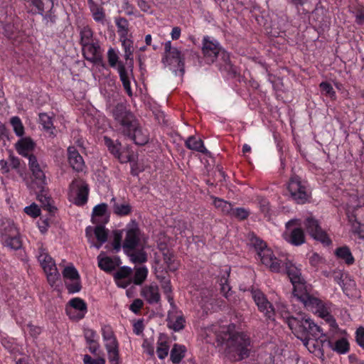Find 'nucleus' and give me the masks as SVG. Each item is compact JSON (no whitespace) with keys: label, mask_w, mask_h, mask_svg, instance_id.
<instances>
[{"label":"nucleus","mask_w":364,"mask_h":364,"mask_svg":"<svg viewBox=\"0 0 364 364\" xmlns=\"http://www.w3.org/2000/svg\"><path fill=\"white\" fill-rule=\"evenodd\" d=\"M234 328L233 325L220 327L216 332V341L218 345L223 346L225 356L235 362L249 356L251 339L244 332H233Z\"/></svg>","instance_id":"1"},{"label":"nucleus","mask_w":364,"mask_h":364,"mask_svg":"<svg viewBox=\"0 0 364 364\" xmlns=\"http://www.w3.org/2000/svg\"><path fill=\"white\" fill-rule=\"evenodd\" d=\"M292 333L303 342L310 352H314L318 346V340L325 336L323 329L309 317L299 314L297 317L284 316Z\"/></svg>","instance_id":"2"},{"label":"nucleus","mask_w":364,"mask_h":364,"mask_svg":"<svg viewBox=\"0 0 364 364\" xmlns=\"http://www.w3.org/2000/svg\"><path fill=\"white\" fill-rule=\"evenodd\" d=\"M115 121L120 126L119 130L137 145H144L149 139L146 129L139 124L134 115L123 104H117L112 111Z\"/></svg>","instance_id":"3"},{"label":"nucleus","mask_w":364,"mask_h":364,"mask_svg":"<svg viewBox=\"0 0 364 364\" xmlns=\"http://www.w3.org/2000/svg\"><path fill=\"white\" fill-rule=\"evenodd\" d=\"M203 54L208 63H213L217 59L220 61L219 69L228 75L234 77L237 73L236 68L230 60L229 53L220 46V43L209 36H204L203 39Z\"/></svg>","instance_id":"4"},{"label":"nucleus","mask_w":364,"mask_h":364,"mask_svg":"<svg viewBox=\"0 0 364 364\" xmlns=\"http://www.w3.org/2000/svg\"><path fill=\"white\" fill-rule=\"evenodd\" d=\"M125 237L123 245H122V231L115 230L113 232L112 246L114 250L118 252L122 247L124 252L129 255V252L134 250L139 245L140 241V230L139 225L135 220L129 223L125 229Z\"/></svg>","instance_id":"5"},{"label":"nucleus","mask_w":364,"mask_h":364,"mask_svg":"<svg viewBox=\"0 0 364 364\" xmlns=\"http://www.w3.org/2000/svg\"><path fill=\"white\" fill-rule=\"evenodd\" d=\"M120 41L124 52L126 64H124L122 62H119L117 66V71L124 89L127 95L129 97H132L133 93L131 88L130 76L132 75L134 67V60L132 58L134 52L133 41L128 38L127 36H125V38H120Z\"/></svg>","instance_id":"6"},{"label":"nucleus","mask_w":364,"mask_h":364,"mask_svg":"<svg viewBox=\"0 0 364 364\" xmlns=\"http://www.w3.org/2000/svg\"><path fill=\"white\" fill-rule=\"evenodd\" d=\"M249 244L257 253L261 262L269 268L272 272H279L282 261L275 257L271 249L268 248L265 242L253 232L248 235Z\"/></svg>","instance_id":"7"},{"label":"nucleus","mask_w":364,"mask_h":364,"mask_svg":"<svg viewBox=\"0 0 364 364\" xmlns=\"http://www.w3.org/2000/svg\"><path fill=\"white\" fill-rule=\"evenodd\" d=\"M37 245L36 257L46 273L49 284L54 286L60 278L55 262L42 243H38Z\"/></svg>","instance_id":"8"},{"label":"nucleus","mask_w":364,"mask_h":364,"mask_svg":"<svg viewBox=\"0 0 364 364\" xmlns=\"http://www.w3.org/2000/svg\"><path fill=\"white\" fill-rule=\"evenodd\" d=\"M0 236L4 246L15 250L21 247L18 229L11 220L4 218L0 220Z\"/></svg>","instance_id":"9"},{"label":"nucleus","mask_w":364,"mask_h":364,"mask_svg":"<svg viewBox=\"0 0 364 364\" xmlns=\"http://www.w3.org/2000/svg\"><path fill=\"white\" fill-rule=\"evenodd\" d=\"M28 167L32 173L30 188L33 190L38 189L43 191L47 184L46 177L47 165L43 161H39L35 155H30L28 156Z\"/></svg>","instance_id":"10"},{"label":"nucleus","mask_w":364,"mask_h":364,"mask_svg":"<svg viewBox=\"0 0 364 364\" xmlns=\"http://www.w3.org/2000/svg\"><path fill=\"white\" fill-rule=\"evenodd\" d=\"M101 333L110 364H119V343L112 327L104 325L102 326Z\"/></svg>","instance_id":"11"},{"label":"nucleus","mask_w":364,"mask_h":364,"mask_svg":"<svg viewBox=\"0 0 364 364\" xmlns=\"http://www.w3.org/2000/svg\"><path fill=\"white\" fill-rule=\"evenodd\" d=\"M287 190L291 198L296 203L304 204L309 198V193L305 183L298 176L291 178L288 183Z\"/></svg>","instance_id":"12"},{"label":"nucleus","mask_w":364,"mask_h":364,"mask_svg":"<svg viewBox=\"0 0 364 364\" xmlns=\"http://www.w3.org/2000/svg\"><path fill=\"white\" fill-rule=\"evenodd\" d=\"M348 218L353 232L357 234L359 237L364 238V202L351 210L348 209Z\"/></svg>","instance_id":"13"},{"label":"nucleus","mask_w":364,"mask_h":364,"mask_svg":"<svg viewBox=\"0 0 364 364\" xmlns=\"http://www.w3.org/2000/svg\"><path fill=\"white\" fill-rule=\"evenodd\" d=\"M188 50H181L177 48H174L173 50L167 55H164L163 62L171 66L170 69L177 74L179 71L181 75L184 73V58L188 53Z\"/></svg>","instance_id":"14"},{"label":"nucleus","mask_w":364,"mask_h":364,"mask_svg":"<svg viewBox=\"0 0 364 364\" xmlns=\"http://www.w3.org/2000/svg\"><path fill=\"white\" fill-rule=\"evenodd\" d=\"M103 225L100 223L94 228L92 227L86 228V236L91 243V247L100 249L107 241L108 234Z\"/></svg>","instance_id":"15"},{"label":"nucleus","mask_w":364,"mask_h":364,"mask_svg":"<svg viewBox=\"0 0 364 364\" xmlns=\"http://www.w3.org/2000/svg\"><path fill=\"white\" fill-rule=\"evenodd\" d=\"M305 228L309 235L315 240L325 245H329L331 241L327 234L319 225L318 221L313 217H308L304 222Z\"/></svg>","instance_id":"16"},{"label":"nucleus","mask_w":364,"mask_h":364,"mask_svg":"<svg viewBox=\"0 0 364 364\" xmlns=\"http://www.w3.org/2000/svg\"><path fill=\"white\" fill-rule=\"evenodd\" d=\"M70 197L75 193V197L73 200L74 204L83 205L87 201L89 188L88 186L83 181L75 180L70 185Z\"/></svg>","instance_id":"17"},{"label":"nucleus","mask_w":364,"mask_h":364,"mask_svg":"<svg viewBox=\"0 0 364 364\" xmlns=\"http://www.w3.org/2000/svg\"><path fill=\"white\" fill-rule=\"evenodd\" d=\"M251 295L259 311L263 313L267 318L273 319L275 315L274 309L265 295L257 289L252 290Z\"/></svg>","instance_id":"18"},{"label":"nucleus","mask_w":364,"mask_h":364,"mask_svg":"<svg viewBox=\"0 0 364 364\" xmlns=\"http://www.w3.org/2000/svg\"><path fill=\"white\" fill-rule=\"evenodd\" d=\"M70 307L67 308V314L70 318L80 320L84 318L87 312L85 302L80 298L72 299L70 301Z\"/></svg>","instance_id":"19"},{"label":"nucleus","mask_w":364,"mask_h":364,"mask_svg":"<svg viewBox=\"0 0 364 364\" xmlns=\"http://www.w3.org/2000/svg\"><path fill=\"white\" fill-rule=\"evenodd\" d=\"M85 58L95 64L102 63V55L100 46L97 43H90L82 46Z\"/></svg>","instance_id":"20"},{"label":"nucleus","mask_w":364,"mask_h":364,"mask_svg":"<svg viewBox=\"0 0 364 364\" xmlns=\"http://www.w3.org/2000/svg\"><path fill=\"white\" fill-rule=\"evenodd\" d=\"M278 260L282 261V268L279 272L283 269H285V272L288 275L291 284H295L296 282L304 281V279L301 277L300 269L296 267L291 261L288 260L287 258H279Z\"/></svg>","instance_id":"21"},{"label":"nucleus","mask_w":364,"mask_h":364,"mask_svg":"<svg viewBox=\"0 0 364 364\" xmlns=\"http://www.w3.org/2000/svg\"><path fill=\"white\" fill-rule=\"evenodd\" d=\"M171 309L168 311L167 321L170 328L178 331L184 328L185 318L181 312L178 311L176 306H171Z\"/></svg>","instance_id":"22"},{"label":"nucleus","mask_w":364,"mask_h":364,"mask_svg":"<svg viewBox=\"0 0 364 364\" xmlns=\"http://www.w3.org/2000/svg\"><path fill=\"white\" fill-rule=\"evenodd\" d=\"M141 295L149 304H157L161 299L159 287L154 283L144 286Z\"/></svg>","instance_id":"23"},{"label":"nucleus","mask_w":364,"mask_h":364,"mask_svg":"<svg viewBox=\"0 0 364 364\" xmlns=\"http://www.w3.org/2000/svg\"><path fill=\"white\" fill-rule=\"evenodd\" d=\"M68 159L70 166L77 172L83 171L85 164L81 155L74 146L68 149Z\"/></svg>","instance_id":"24"},{"label":"nucleus","mask_w":364,"mask_h":364,"mask_svg":"<svg viewBox=\"0 0 364 364\" xmlns=\"http://www.w3.org/2000/svg\"><path fill=\"white\" fill-rule=\"evenodd\" d=\"M104 141L109 152L113 154L121 163H127L131 161V156L128 155L124 156L121 154L120 149L122 145L120 142L117 141H114L108 136H104Z\"/></svg>","instance_id":"25"},{"label":"nucleus","mask_w":364,"mask_h":364,"mask_svg":"<svg viewBox=\"0 0 364 364\" xmlns=\"http://www.w3.org/2000/svg\"><path fill=\"white\" fill-rule=\"evenodd\" d=\"M98 267L106 272H110L119 266L120 261L117 257L112 258L107 257L104 252L97 256Z\"/></svg>","instance_id":"26"},{"label":"nucleus","mask_w":364,"mask_h":364,"mask_svg":"<svg viewBox=\"0 0 364 364\" xmlns=\"http://www.w3.org/2000/svg\"><path fill=\"white\" fill-rule=\"evenodd\" d=\"M92 220L93 223L96 224H105L108 222L109 215L107 214V205L106 203H100L94 207Z\"/></svg>","instance_id":"27"},{"label":"nucleus","mask_w":364,"mask_h":364,"mask_svg":"<svg viewBox=\"0 0 364 364\" xmlns=\"http://www.w3.org/2000/svg\"><path fill=\"white\" fill-rule=\"evenodd\" d=\"M34 147L35 143L30 137L21 138L16 144V148L18 154L28 159L30 155H33L30 152L34 149Z\"/></svg>","instance_id":"28"},{"label":"nucleus","mask_w":364,"mask_h":364,"mask_svg":"<svg viewBox=\"0 0 364 364\" xmlns=\"http://www.w3.org/2000/svg\"><path fill=\"white\" fill-rule=\"evenodd\" d=\"M284 237L288 242L295 246L301 245L305 242L304 232L300 228H294L289 233L285 232Z\"/></svg>","instance_id":"29"},{"label":"nucleus","mask_w":364,"mask_h":364,"mask_svg":"<svg viewBox=\"0 0 364 364\" xmlns=\"http://www.w3.org/2000/svg\"><path fill=\"white\" fill-rule=\"evenodd\" d=\"M186 146L191 150L200 152L203 154H208V151L204 146L203 141L197 139L194 136H190L185 141Z\"/></svg>","instance_id":"30"},{"label":"nucleus","mask_w":364,"mask_h":364,"mask_svg":"<svg viewBox=\"0 0 364 364\" xmlns=\"http://www.w3.org/2000/svg\"><path fill=\"white\" fill-rule=\"evenodd\" d=\"M87 2L94 20L104 24L105 14L103 8L97 4L93 0H87Z\"/></svg>","instance_id":"31"},{"label":"nucleus","mask_w":364,"mask_h":364,"mask_svg":"<svg viewBox=\"0 0 364 364\" xmlns=\"http://www.w3.org/2000/svg\"><path fill=\"white\" fill-rule=\"evenodd\" d=\"M113 202V212L114 214L119 216H127L129 215L132 211V205L127 202L118 203L116 202L114 198H112L111 200Z\"/></svg>","instance_id":"32"},{"label":"nucleus","mask_w":364,"mask_h":364,"mask_svg":"<svg viewBox=\"0 0 364 364\" xmlns=\"http://www.w3.org/2000/svg\"><path fill=\"white\" fill-rule=\"evenodd\" d=\"M186 348L184 346L180 344H174L171 353L170 359L174 364L179 363L185 357Z\"/></svg>","instance_id":"33"},{"label":"nucleus","mask_w":364,"mask_h":364,"mask_svg":"<svg viewBox=\"0 0 364 364\" xmlns=\"http://www.w3.org/2000/svg\"><path fill=\"white\" fill-rule=\"evenodd\" d=\"M335 255L338 259H342L348 265L353 264L355 262V259L349 247L347 246L337 248L335 251Z\"/></svg>","instance_id":"34"},{"label":"nucleus","mask_w":364,"mask_h":364,"mask_svg":"<svg viewBox=\"0 0 364 364\" xmlns=\"http://www.w3.org/2000/svg\"><path fill=\"white\" fill-rule=\"evenodd\" d=\"M293 285V294L299 301L302 302L306 299L310 295L306 289V287L304 281L292 284Z\"/></svg>","instance_id":"35"},{"label":"nucleus","mask_w":364,"mask_h":364,"mask_svg":"<svg viewBox=\"0 0 364 364\" xmlns=\"http://www.w3.org/2000/svg\"><path fill=\"white\" fill-rule=\"evenodd\" d=\"M213 205L219 211L222 212L224 215H229L232 207V205L222 198L213 197Z\"/></svg>","instance_id":"36"},{"label":"nucleus","mask_w":364,"mask_h":364,"mask_svg":"<svg viewBox=\"0 0 364 364\" xmlns=\"http://www.w3.org/2000/svg\"><path fill=\"white\" fill-rule=\"evenodd\" d=\"M148 269L146 266H141L134 269V274L132 282L136 285L141 284L146 279Z\"/></svg>","instance_id":"37"},{"label":"nucleus","mask_w":364,"mask_h":364,"mask_svg":"<svg viewBox=\"0 0 364 364\" xmlns=\"http://www.w3.org/2000/svg\"><path fill=\"white\" fill-rule=\"evenodd\" d=\"M317 314L320 317L324 318L326 321H328L331 326H333L336 324V321L333 317L331 315L328 309L324 306L323 303L321 304V306L316 309L314 312Z\"/></svg>","instance_id":"38"},{"label":"nucleus","mask_w":364,"mask_h":364,"mask_svg":"<svg viewBox=\"0 0 364 364\" xmlns=\"http://www.w3.org/2000/svg\"><path fill=\"white\" fill-rule=\"evenodd\" d=\"M115 23L117 27V32L120 38H125L128 35V26L129 23L124 18H115Z\"/></svg>","instance_id":"39"},{"label":"nucleus","mask_w":364,"mask_h":364,"mask_svg":"<svg viewBox=\"0 0 364 364\" xmlns=\"http://www.w3.org/2000/svg\"><path fill=\"white\" fill-rule=\"evenodd\" d=\"M301 303L306 309L315 312L316 309L321 306L322 301L318 299L309 295L308 298L304 300Z\"/></svg>","instance_id":"40"},{"label":"nucleus","mask_w":364,"mask_h":364,"mask_svg":"<svg viewBox=\"0 0 364 364\" xmlns=\"http://www.w3.org/2000/svg\"><path fill=\"white\" fill-rule=\"evenodd\" d=\"M250 214V211L249 209L245 208H233L232 207L229 216L236 218L240 220H245L249 217Z\"/></svg>","instance_id":"41"},{"label":"nucleus","mask_w":364,"mask_h":364,"mask_svg":"<svg viewBox=\"0 0 364 364\" xmlns=\"http://www.w3.org/2000/svg\"><path fill=\"white\" fill-rule=\"evenodd\" d=\"M332 349L338 353L344 354L349 350V343L346 338H341L337 340L334 345L331 344Z\"/></svg>","instance_id":"42"},{"label":"nucleus","mask_w":364,"mask_h":364,"mask_svg":"<svg viewBox=\"0 0 364 364\" xmlns=\"http://www.w3.org/2000/svg\"><path fill=\"white\" fill-rule=\"evenodd\" d=\"M161 288L163 289V291L164 294L166 295V297L169 302L171 306H173L174 301L173 298L171 295L172 293V287L171 285V279H166L165 280H163V283H161Z\"/></svg>","instance_id":"43"},{"label":"nucleus","mask_w":364,"mask_h":364,"mask_svg":"<svg viewBox=\"0 0 364 364\" xmlns=\"http://www.w3.org/2000/svg\"><path fill=\"white\" fill-rule=\"evenodd\" d=\"M169 346L165 341H159L156 347V354L159 359H164L168 354Z\"/></svg>","instance_id":"44"},{"label":"nucleus","mask_w":364,"mask_h":364,"mask_svg":"<svg viewBox=\"0 0 364 364\" xmlns=\"http://www.w3.org/2000/svg\"><path fill=\"white\" fill-rule=\"evenodd\" d=\"M39 122L43 128L47 131L53 129V118L46 113H41L39 114Z\"/></svg>","instance_id":"45"},{"label":"nucleus","mask_w":364,"mask_h":364,"mask_svg":"<svg viewBox=\"0 0 364 364\" xmlns=\"http://www.w3.org/2000/svg\"><path fill=\"white\" fill-rule=\"evenodd\" d=\"M10 122L15 134L18 136H22L24 134V127L21 119L18 117H13Z\"/></svg>","instance_id":"46"},{"label":"nucleus","mask_w":364,"mask_h":364,"mask_svg":"<svg viewBox=\"0 0 364 364\" xmlns=\"http://www.w3.org/2000/svg\"><path fill=\"white\" fill-rule=\"evenodd\" d=\"M92 30L86 26L84 27L80 31V43L82 46L92 43Z\"/></svg>","instance_id":"47"},{"label":"nucleus","mask_w":364,"mask_h":364,"mask_svg":"<svg viewBox=\"0 0 364 364\" xmlns=\"http://www.w3.org/2000/svg\"><path fill=\"white\" fill-rule=\"evenodd\" d=\"M319 87L321 88V92L326 95L327 97H330L331 100H336V92L334 91L332 85L327 82H322Z\"/></svg>","instance_id":"48"},{"label":"nucleus","mask_w":364,"mask_h":364,"mask_svg":"<svg viewBox=\"0 0 364 364\" xmlns=\"http://www.w3.org/2000/svg\"><path fill=\"white\" fill-rule=\"evenodd\" d=\"M229 277V272L226 271L223 276L221 277L220 280V285L221 292L223 296L226 298L229 296V292L230 291V287L228 283V278Z\"/></svg>","instance_id":"49"},{"label":"nucleus","mask_w":364,"mask_h":364,"mask_svg":"<svg viewBox=\"0 0 364 364\" xmlns=\"http://www.w3.org/2000/svg\"><path fill=\"white\" fill-rule=\"evenodd\" d=\"M164 261L166 264L167 267L171 271H175L178 267L174 264L173 255L168 250L163 253Z\"/></svg>","instance_id":"50"},{"label":"nucleus","mask_w":364,"mask_h":364,"mask_svg":"<svg viewBox=\"0 0 364 364\" xmlns=\"http://www.w3.org/2000/svg\"><path fill=\"white\" fill-rule=\"evenodd\" d=\"M343 274L340 270H333L331 272V278L336 282L337 284H338L343 289V291L346 294H348L347 291V289L344 286L343 283Z\"/></svg>","instance_id":"51"},{"label":"nucleus","mask_w":364,"mask_h":364,"mask_svg":"<svg viewBox=\"0 0 364 364\" xmlns=\"http://www.w3.org/2000/svg\"><path fill=\"white\" fill-rule=\"evenodd\" d=\"M132 269L129 267L124 266L119 269L114 274V279H120L124 278H130Z\"/></svg>","instance_id":"52"},{"label":"nucleus","mask_w":364,"mask_h":364,"mask_svg":"<svg viewBox=\"0 0 364 364\" xmlns=\"http://www.w3.org/2000/svg\"><path fill=\"white\" fill-rule=\"evenodd\" d=\"M63 275L65 278L70 280L79 279V274L73 266L65 267L63 272Z\"/></svg>","instance_id":"53"},{"label":"nucleus","mask_w":364,"mask_h":364,"mask_svg":"<svg viewBox=\"0 0 364 364\" xmlns=\"http://www.w3.org/2000/svg\"><path fill=\"white\" fill-rule=\"evenodd\" d=\"M129 256L131 261L134 263H144L147 260L146 254L143 251L133 252Z\"/></svg>","instance_id":"54"},{"label":"nucleus","mask_w":364,"mask_h":364,"mask_svg":"<svg viewBox=\"0 0 364 364\" xmlns=\"http://www.w3.org/2000/svg\"><path fill=\"white\" fill-rule=\"evenodd\" d=\"M108 62L111 67L114 68L118 66V55L113 48H109L107 51Z\"/></svg>","instance_id":"55"},{"label":"nucleus","mask_w":364,"mask_h":364,"mask_svg":"<svg viewBox=\"0 0 364 364\" xmlns=\"http://www.w3.org/2000/svg\"><path fill=\"white\" fill-rule=\"evenodd\" d=\"M84 337L87 343L97 341L98 340L96 331L90 328H85L84 330Z\"/></svg>","instance_id":"56"},{"label":"nucleus","mask_w":364,"mask_h":364,"mask_svg":"<svg viewBox=\"0 0 364 364\" xmlns=\"http://www.w3.org/2000/svg\"><path fill=\"white\" fill-rule=\"evenodd\" d=\"M24 211L27 215H31L33 218H36L41 214L40 208L35 203H33L29 206L25 207Z\"/></svg>","instance_id":"57"},{"label":"nucleus","mask_w":364,"mask_h":364,"mask_svg":"<svg viewBox=\"0 0 364 364\" xmlns=\"http://www.w3.org/2000/svg\"><path fill=\"white\" fill-rule=\"evenodd\" d=\"M66 287L69 291V293L74 294L80 291L81 285L79 281V279L72 280V282L67 283Z\"/></svg>","instance_id":"58"},{"label":"nucleus","mask_w":364,"mask_h":364,"mask_svg":"<svg viewBox=\"0 0 364 364\" xmlns=\"http://www.w3.org/2000/svg\"><path fill=\"white\" fill-rule=\"evenodd\" d=\"M84 364H105V360L103 358H92L90 355L86 354L83 356Z\"/></svg>","instance_id":"59"},{"label":"nucleus","mask_w":364,"mask_h":364,"mask_svg":"<svg viewBox=\"0 0 364 364\" xmlns=\"http://www.w3.org/2000/svg\"><path fill=\"white\" fill-rule=\"evenodd\" d=\"M24 331H28L32 336H37L41 332L40 327L32 325L31 323H28L24 328Z\"/></svg>","instance_id":"60"},{"label":"nucleus","mask_w":364,"mask_h":364,"mask_svg":"<svg viewBox=\"0 0 364 364\" xmlns=\"http://www.w3.org/2000/svg\"><path fill=\"white\" fill-rule=\"evenodd\" d=\"M356 341L357 343L364 349V328L360 327L356 331Z\"/></svg>","instance_id":"61"},{"label":"nucleus","mask_w":364,"mask_h":364,"mask_svg":"<svg viewBox=\"0 0 364 364\" xmlns=\"http://www.w3.org/2000/svg\"><path fill=\"white\" fill-rule=\"evenodd\" d=\"M143 301L140 299H136L129 306V309L134 314H137L143 306Z\"/></svg>","instance_id":"62"},{"label":"nucleus","mask_w":364,"mask_h":364,"mask_svg":"<svg viewBox=\"0 0 364 364\" xmlns=\"http://www.w3.org/2000/svg\"><path fill=\"white\" fill-rule=\"evenodd\" d=\"M142 348L144 353L151 356L154 355V348L153 345L147 339L144 341Z\"/></svg>","instance_id":"63"},{"label":"nucleus","mask_w":364,"mask_h":364,"mask_svg":"<svg viewBox=\"0 0 364 364\" xmlns=\"http://www.w3.org/2000/svg\"><path fill=\"white\" fill-rule=\"evenodd\" d=\"M354 14H355V22L360 25L363 24L364 23V9L359 8L357 9L356 11L354 12Z\"/></svg>","instance_id":"64"}]
</instances>
